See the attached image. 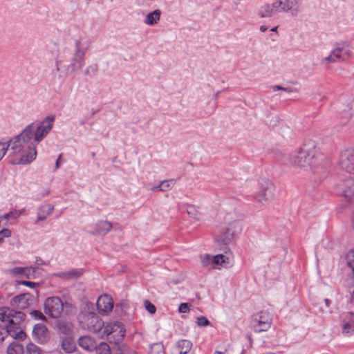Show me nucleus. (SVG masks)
<instances>
[{"mask_svg":"<svg viewBox=\"0 0 354 354\" xmlns=\"http://www.w3.org/2000/svg\"><path fill=\"white\" fill-rule=\"evenodd\" d=\"M319 149L313 140L305 141L290 157V163L293 167L308 171L312 169L315 182L321 183L328 174V169L318 165Z\"/></svg>","mask_w":354,"mask_h":354,"instance_id":"1","label":"nucleus"},{"mask_svg":"<svg viewBox=\"0 0 354 354\" xmlns=\"http://www.w3.org/2000/svg\"><path fill=\"white\" fill-rule=\"evenodd\" d=\"M94 306L91 302H86L78 316L81 326L93 333L99 334L103 338L111 334L117 333V340L122 339L125 335V329L120 322L104 325L103 321L93 312Z\"/></svg>","mask_w":354,"mask_h":354,"instance_id":"2","label":"nucleus"},{"mask_svg":"<svg viewBox=\"0 0 354 354\" xmlns=\"http://www.w3.org/2000/svg\"><path fill=\"white\" fill-rule=\"evenodd\" d=\"M26 127L19 135L6 142L8 151L15 158L11 161L13 165H26L32 162L37 156L36 145L30 139L33 130Z\"/></svg>","mask_w":354,"mask_h":354,"instance_id":"3","label":"nucleus"},{"mask_svg":"<svg viewBox=\"0 0 354 354\" xmlns=\"http://www.w3.org/2000/svg\"><path fill=\"white\" fill-rule=\"evenodd\" d=\"M241 230L242 226L239 221L234 220L229 222L223 228L219 236L215 239L217 246L220 248V250L225 251L227 245L241 233Z\"/></svg>","mask_w":354,"mask_h":354,"instance_id":"4","label":"nucleus"},{"mask_svg":"<svg viewBox=\"0 0 354 354\" xmlns=\"http://www.w3.org/2000/svg\"><path fill=\"white\" fill-rule=\"evenodd\" d=\"M54 120L55 116L49 115L39 124L32 122L26 127H30V129L33 130L30 139L35 145L41 142L48 134L53 128Z\"/></svg>","mask_w":354,"mask_h":354,"instance_id":"5","label":"nucleus"},{"mask_svg":"<svg viewBox=\"0 0 354 354\" xmlns=\"http://www.w3.org/2000/svg\"><path fill=\"white\" fill-rule=\"evenodd\" d=\"M259 185V189L254 194V198L262 205L267 204L274 198V185L267 178L261 179Z\"/></svg>","mask_w":354,"mask_h":354,"instance_id":"6","label":"nucleus"},{"mask_svg":"<svg viewBox=\"0 0 354 354\" xmlns=\"http://www.w3.org/2000/svg\"><path fill=\"white\" fill-rule=\"evenodd\" d=\"M353 48L345 43L337 44L330 54L322 59V63L327 65L330 63L345 61L351 56Z\"/></svg>","mask_w":354,"mask_h":354,"instance_id":"7","label":"nucleus"},{"mask_svg":"<svg viewBox=\"0 0 354 354\" xmlns=\"http://www.w3.org/2000/svg\"><path fill=\"white\" fill-rule=\"evenodd\" d=\"M90 46L86 39H80L75 42V50L71 62L72 70L75 72L80 70L84 64V55Z\"/></svg>","mask_w":354,"mask_h":354,"instance_id":"8","label":"nucleus"},{"mask_svg":"<svg viewBox=\"0 0 354 354\" xmlns=\"http://www.w3.org/2000/svg\"><path fill=\"white\" fill-rule=\"evenodd\" d=\"M71 306L68 303L64 304L59 297H49L44 302V313L52 318L60 316L64 307Z\"/></svg>","mask_w":354,"mask_h":354,"instance_id":"9","label":"nucleus"},{"mask_svg":"<svg viewBox=\"0 0 354 354\" xmlns=\"http://www.w3.org/2000/svg\"><path fill=\"white\" fill-rule=\"evenodd\" d=\"M274 2L278 13L290 12L296 16L303 10V0H275Z\"/></svg>","mask_w":354,"mask_h":354,"instance_id":"10","label":"nucleus"},{"mask_svg":"<svg viewBox=\"0 0 354 354\" xmlns=\"http://www.w3.org/2000/svg\"><path fill=\"white\" fill-rule=\"evenodd\" d=\"M272 323L270 315L267 311H261L254 315L251 320V327L256 333L268 330Z\"/></svg>","mask_w":354,"mask_h":354,"instance_id":"11","label":"nucleus"},{"mask_svg":"<svg viewBox=\"0 0 354 354\" xmlns=\"http://www.w3.org/2000/svg\"><path fill=\"white\" fill-rule=\"evenodd\" d=\"M339 163L342 169L354 174V149L344 150L340 154Z\"/></svg>","mask_w":354,"mask_h":354,"instance_id":"12","label":"nucleus"},{"mask_svg":"<svg viewBox=\"0 0 354 354\" xmlns=\"http://www.w3.org/2000/svg\"><path fill=\"white\" fill-rule=\"evenodd\" d=\"M33 339L39 344H45L49 339L47 327L43 324H37L32 330Z\"/></svg>","mask_w":354,"mask_h":354,"instance_id":"13","label":"nucleus"},{"mask_svg":"<svg viewBox=\"0 0 354 354\" xmlns=\"http://www.w3.org/2000/svg\"><path fill=\"white\" fill-rule=\"evenodd\" d=\"M33 296L30 293H23L14 297L10 301V305L13 308L24 309L30 305V301Z\"/></svg>","mask_w":354,"mask_h":354,"instance_id":"14","label":"nucleus"},{"mask_svg":"<svg viewBox=\"0 0 354 354\" xmlns=\"http://www.w3.org/2000/svg\"><path fill=\"white\" fill-rule=\"evenodd\" d=\"M37 267H15L9 270L12 276H23L27 279H33L35 277Z\"/></svg>","mask_w":354,"mask_h":354,"instance_id":"15","label":"nucleus"},{"mask_svg":"<svg viewBox=\"0 0 354 354\" xmlns=\"http://www.w3.org/2000/svg\"><path fill=\"white\" fill-rule=\"evenodd\" d=\"M342 333L344 336L349 337L354 333V313H347L342 320Z\"/></svg>","mask_w":354,"mask_h":354,"instance_id":"16","label":"nucleus"},{"mask_svg":"<svg viewBox=\"0 0 354 354\" xmlns=\"http://www.w3.org/2000/svg\"><path fill=\"white\" fill-rule=\"evenodd\" d=\"M346 188L342 190L344 198V205L346 207L354 206V182L349 180L346 181Z\"/></svg>","mask_w":354,"mask_h":354,"instance_id":"17","label":"nucleus"},{"mask_svg":"<svg viewBox=\"0 0 354 354\" xmlns=\"http://www.w3.org/2000/svg\"><path fill=\"white\" fill-rule=\"evenodd\" d=\"M19 324H10L5 325L6 336L9 335L12 338L24 340L26 338V333L18 326Z\"/></svg>","mask_w":354,"mask_h":354,"instance_id":"18","label":"nucleus"},{"mask_svg":"<svg viewBox=\"0 0 354 354\" xmlns=\"http://www.w3.org/2000/svg\"><path fill=\"white\" fill-rule=\"evenodd\" d=\"M96 305L100 313H107L111 311L113 307V302L111 297L104 295L98 298Z\"/></svg>","mask_w":354,"mask_h":354,"instance_id":"19","label":"nucleus"},{"mask_svg":"<svg viewBox=\"0 0 354 354\" xmlns=\"http://www.w3.org/2000/svg\"><path fill=\"white\" fill-rule=\"evenodd\" d=\"M54 210V205L51 204H44L39 206L37 209V219L35 223L40 221H45L50 216Z\"/></svg>","mask_w":354,"mask_h":354,"instance_id":"20","label":"nucleus"},{"mask_svg":"<svg viewBox=\"0 0 354 354\" xmlns=\"http://www.w3.org/2000/svg\"><path fill=\"white\" fill-rule=\"evenodd\" d=\"M277 13L278 12L274 2L272 3H264L258 11V15L261 18H270Z\"/></svg>","mask_w":354,"mask_h":354,"instance_id":"21","label":"nucleus"},{"mask_svg":"<svg viewBox=\"0 0 354 354\" xmlns=\"http://www.w3.org/2000/svg\"><path fill=\"white\" fill-rule=\"evenodd\" d=\"M192 344L187 339L179 340L172 348L171 354H187L192 348Z\"/></svg>","mask_w":354,"mask_h":354,"instance_id":"22","label":"nucleus"},{"mask_svg":"<svg viewBox=\"0 0 354 354\" xmlns=\"http://www.w3.org/2000/svg\"><path fill=\"white\" fill-rule=\"evenodd\" d=\"M112 223L106 221H100L95 224V228L90 232L91 234L104 235L107 234L112 228Z\"/></svg>","mask_w":354,"mask_h":354,"instance_id":"23","label":"nucleus"},{"mask_svg":"<svg viewBox=\"0 0 354 354\" xmlns=\"http://www.w3.org/2000/svg\"><path fill=\"white\" fill-rule=\"evenodd\" d=\"M79 346L85 351H91L95 349L96 342L88 335L82 336L78 339Z\"/></svg>","mask_w":354,"mask_h":354,"instance_id":"24","label":"nucleus"},{"mask_svg":"<svg viewBox=\"0 0 354 354\" xmlns=\"http://www.w3.org/2000/svg\"><path fill=\"white\" fill-rule=\"evenodd\" d=\"M160 15L161 12L160 10H155L154 11L149 13L145 19V24L149 26L156 24L160 19Z\"/></svg>","mask_w":354,"mask_h":354,"instance_id":"25","label":"nucleus"},{"mask_svg":"<svg viewBox=\"0 0 354 354\" xmlns=\"http://www.w3.org/2000/svg\"><path fill=\"white\" fill-rule=\"evenodd\" d=\"M57 328L60 333L64 335H69L72 332L73 325L69 322L60 319L57 322Z\"/></svg>","mask_w":354,"mask_h":354,"instance_id":"26","label":"nucleus"},{"mask_svg":"<svg viewBox=\"0 0 354 354\" xmlns=\"http://www.w3.org/2000/svg\"><path fill=\"white\" fill-rule=\"evenodd\" d=\"M83 272L82 269L71 270L66 272H60L57 274V275L65 279H76L80 277L82 275Z\"/></svg>","mask_w":354,"mask_h":354,"instance_id":"27","label":"nucleus"},{"mask_svg":"<svg viewBox=\"0 0 354 354\" xmlns=\"http://www.w3.org/2000/svg\"><path fill=\"white\" fill-rule=\"evenodd\" d=\"M62 348L66 353H71L75 350L76 345L73 339L66 337L62 342Z\"/></svg>","mask_w":354,"mask_h":354,"instance_id":"28","label":"nucleus"},{"mask_svg":"<svg viewBox=\"0 0 354 354\" xmlns=\"http://www.w3.org/2000/svg\"><path fill=\"white\" fill-rule=\"evenodd\" d=\"M24 353L23 346L15 342L10 343L7 348L8 354H24Z\"/></svg>","mask_w":354,"mask_h":354,"instance_id":"29","label":"nucleus"},{"mask_svg":"<svg viewBox=\"0 0 354 354\" xmlns=\"http://www.w3.org/2000/svg\"><path fill=\"white\" fill-rule=\"evenodd\" d=\"M12 309L8 307L0 308V320L3 322H8L10 324V318H12Z\"/></svg>","mask_w":354,"mask_h":354,"instance_id":"30","label":"nucleus"},{"mask_svg":"<svg viewBox=\"0 0 354 354\" xmlns=\"http://www.w3.org/2000/svg\"><path fill=\"white\" fill-rule=\"evenodd\" d=\"M12 318H10V324H19V323L24 320L26 315L21 312V311H17L14 309H12Z\"/></svg>","mask_w":354,"mask_h":354,"instance_id":"31","label":"nucleus"},{"mask_svg":"<svg viewBox=\"0 0 354 354\" xmlns=\"http://www.w3.org/2000/svg\"><path fill=\"white\" fill-rule=\"evenodd\" d=\"M95 350H96L97 354H111L110 346L105 342H102L98 346L96 345Z\"/></svg>","mask_w":354,"mask_h":354,"instance_id":"32","label":"nucleus"},{"mask_svg":"<svg viewBox=\"0 0 354 354\" xmlns=\"http://www.w3.org/2000/svg\"><path fill=\"white\" fill-rule=\"evenodd\" d=\"M149 354H165L164 346L162 343H156L151 346Z\"/></svg>","mask_w":354,"mask_h":354,"instance_id":"33","label":"nucleus"},{"mask_svg":"<svg viewBox=\"0 0 354 354\" xmlns=\"http://www.w3.org/2000/svg\"><path fill=\"white\" fill-rule=\"evenodd\" d=\"M186 211L191 217L198 219V216L200 214L198 208L196 206L194 205H187Z\"/></svg>","mask_w":354,"mask_h":354,"instance_id":"34","label":"nucleus"},{"mask_svg":"<svg viewBox=\"0 0 354 354\" xmlns=\"http://www.w3.org/2000/svg\"><path fill=\"white\" fill-rule=\"evenodd\" d=\"M228 257H226L223 254H218L212 258V263L216 265H223L228 263Z\"/></svg>","mask_w":354,"mask_h":354,"instance_id":"35","label":"nucleus"},{"mask_svg":"<svg viewBox=\"0 0 354 354\" xmlns=\"http://www.w3.org/2000/svg\"><path fill=\"white\" fill-rule=\"evenodd\" d=\"M26 352L27 354H42L41 348L33 343H29L26 346Z\"/></svg>","mask_w":354,"mask_h":354,"instance_id":"36","label":"nucleus"},{"mask_svg":"<svg viewBox=\"0 0 354 354\" xmlns=\"http://www.w3.org/2000/svg\"><path fill=\"white\" fill-rule=\"evenodd\" d=\"M98 70V65L97 64H93L88 66L85 70L84 71V74L86 76L91 77L93 75H95Z\"/></svg>","mask_w":354,"mask_h":354,"instance_id":"37","label":"nucleus"},{"mask_svg":"<svg viewBox=\"0 0 354 354\" xmlns=\"http://www.w3.org/2000/svg\"><path fill=\"white\" fill-rule=\"evenodd\" d=\"M175 185L174 179L165 180L161 181L162 192L168 191Z\"/></svg>","mask_w":354,"mask_h":354,"instance_id":"38","label":"nucleus"},{"mask_svg":"<svg viewBox=\"0 0 354 354\" xmlns=\"http://www.w3.org/2000/svg\"><path fill=\"white\" fill-rule=\"evenodd\" d=\"M144 306L145 309L150 313V314H154L156 312V306L150 302L149 300H145L144 301Z\"/></svg>","mask_w":354,"mask_h":354,"instance_id":"39","label":"nucleus"},{"mask_svg":"<svg viewBox=\"0 0 354 354\" xmlns=\"http://www.w3.org/2000/svg\"><path fill=\"white\" fill-rule=\"evenodd\" d=\"M30 315L35 319H41L44 322H46L47 319L46 317L43 315V313L37 310H32L30 313Z\"/></svg>","mask_w":354,"mask_h":354,"instance_id":"40","label":"nucleus"},{"mask_svg":"<svg viewBox=\"0 0 354 354\" xmlns=\"http://www.w3.org/2000/svg\"><path fill=\"white\" fill-rule=\"evenodd\" d=\"M9 145L6 142H0V161L2 160L6 152L8 151Z\"/></svg>","mask_w":354,"mask_h":354,"instance_id":"41","label":"nucleus"},{"mask_svg":"<svg viewBox=\"0 0 354 354\" xmlns=\"http://www.w3.org/2000/svg\"><path fill=\"white\" fill-rule=\"evenodd\" d=\"M196 323L199 326H207L209 325V320L204 316L198 317Z\"/></svg>","mask_w":354,"mask_h":354,"instance_id":"42","label":"nucleus"},{"mask_svg":"<svg viewBox=\"0 0 354 354\" xmlns=\"http://www.w3.org/2000/svg\"><path fill=\"white\" fill-rule=\"evenodd\" d=\"M190 305L188 303H182L178 307V311L181 313H185L189 312Z\"/></svg>","mask_w":354,"mask_h":354,"instance_id":"43","label":"nucleus"},{"mask_svg":"<svg viewBox=\"0 0 354 354\" xmlns=\"http://www.w3.org/2000/svg\"><path fill=\"white\" fill-rule=\"evenodd\" d=\"M17 283L18 284L24 285V286H26L30 288H35L39 285V283H35V282H32V281H17Z\"/></svg>","mask_w":354,"mask_h":354,"instance_id":"44","label":"nucleus"},{"mask_svg":"<svg viewBox=\"0 0 354 354\" xmlns=\"http://www.w3.org/2000/svg\"><path fill=\"white\" fill-rule=\"evenodd\" d=\"M211 257L208 254H205L201 259V263L204 266H207L210 262H212Z\"/></svg>","mask_w":354,"mask_h":354,"instance_id":"45","label":"nucleus"},{"mask_svg":"<svg viewBox=\"0 0 354 354\" xmlns=\"http://www.w3.org/2000/svg\"><path fill=\"white\" fill-rule=\"evenodd\" d=\"M0 235L3 237H9L11 235V232L8 229H3L0 231Z\"/></svg>","mask_w":354,"mask_h":354,"instance_id":"46","label":"nucleus"},{"mask_svg":"<svg viewBox=\"0 0 354 354\" xmlns=\"http://www.w3.org/2000/svg\"><path fill=\"white\" fill-rule=\"evenodd\" d=\"M5 331V326H3L0 325V342H3L4 340V338L6 337V333H4Z\"/></svg>","mask_w":354,"mask_h":354,"instance_id":"47","label":"nucleus"},{"mask_svg":"<svg viewBox=\"0 0 354 354\" xmlns=\"http://www.w3.org/2000/svg\"><path fill=\"white\" fill-rule=\"evenodd\" d=\"M273 90L274 91L281 90V91H288V92H291L292 91V89H290L289 88H284V87H282L279 85L273 86Z\"/></svg>","mask_w":354,"mask_h":354,"instance_id":"48","label":"nucleus"},{"mask_svg":"<svg viewBox=\"0 0 354 354\" xmlns=\"http://www.w3.org/2000/svg\"><path fill=\"white\" fill-rule=\"evenodd\" d=\"M151 190L153 192H162L161 183L158 185L151 187Z\"/></svg>","mask_w":354,"mask_h":354,"instance_id":"49","label":"nucleus"},{"mask_svg":"<svg viewBox=\"0 0 354 354\" xmlns=\"http://www.w3.org/2000/svg\"><path fill=\"white\" fill-rule=\"evenodd\" d=\"M11 218H17L18 216V213L17 210H12L10 212Z\"/></svg>","mask_w":354,"mask_h":354,"instance_id":"50","label":"nucleus"},{"mask_svg":"<svg viewBox=\"0 0 354 354\" xmlns=\"http://www.w3.org/2000/svg\"><path fill=\"white\" fill-rule=\"evenodd\" d=\"M324 303H325V305L327 308H328L330 304H331V301L328 299H324Z\"/></svg>","mask_w":354,"mask_h":354,"instance_id":"51","label":"nucleus"},{"mask_svg":"<svg viewBox=\"0 0 354 354\" xmlns=\"http://www.w3.org/2000/svg\"><path fill=\"white\" fill-rule=\"evenodd\" d=\"M61 157H62V155H59V156L58 157L56 162H55V167L56 169H58L59 167V160L61 159Z\"/></svg>","mask_w":354,"mask_h":354,"instance_id":"52","label":"nucleus"},{"mask_svg":"<svg viewBox=\"0 0 354 354\" xmlns=\"http://www.w3.org/2000/svg\"><path fill=\"white\" fill-rule=\"evenodd\" d=\"M268 30V27L266 26L262 25L260 26V30L261 32H266Z\"/></svg>","mask_w":354,"mask_h":354,"instance_id":"53","label":"nucleus"},{"mask_svg":"<svg viewBox=\"0 0 354 354\" xmlns=\"http://www.w3.org/2000/svg\"><path fill=\"white\" fill-rule=\"evenodd\" d=\"M36 263L39 265H41V264H44V261L43 260L41 259V258H37L36 259Z\"/></svg>","mask_w":354,"mask_h":354,"instance_id":"54","label":"nucleus"},{"mask_svg":"<svg viewBox=\"0 0 354 354\" xmlns=\"http://www.w3.org/2000/svg\"><path fill=\"white\" fill-rule=\"evenodd\" d=\"M3 218L6 220L11 218L10 212L3 215Z\"/></svg>","mask_w":354,"mask_h":354,"instance_id":"55","label":"nucleus"},{"mask_svg":"<svg viewBox=\"0 0 354 354\" xmlns=\"http://www.w3.org/2000/svg\"><path fill=\"white\" fill-rule=\"evenodd\" d=\"M25 210L24 209H20V210H17V213H18V216H19L21 214H22L24 213Z\"/></svg>","mask_w":354,"mask_h":354,"instance_id":"56","label":"nucleus"},{"mask_svg":"<svg viewBox=\"0 0 354 354\" xmlns=\"http://www.w3.org/2000/svg\"><path fill=\"white\" fill-rule=\"evenodd\" d=\"M351 113L348 111L346 114V118H349L351 117Z\"/></svg>","mask_w":354,"mask_h":354,"instance_id":"57","label":"nucleus"},{"mask_svg":"<svg viewBox=\"0 0 354 354\" xmlns=\"http://www.w3.org/2000/svg\"><path fill=\"white\" fill-rule=\"evenodd\" d=\"M306 192H308L309 194H310V186H308L306 187Z\"/></svg>","mask_w":354,"mask_h":354,"instance_id":"58","label":"nucleus"},{"mask_svg":"<svg viewBox=\"0 0 354 354\" xmlns=\"http://www.w3.org/2000/svg\"><path fill=\"white\" fill-rule=\"evenodd\" d=\"M277 26H276V27H274V28H272L271 29V31H272V32H275V31H277Z\"/></svg>","mask_w":354,"mask_h":354,"instance_id":"59","label":"nucleus"},{"mask_svg":"<svg viewBox=\"0 0 354 354\" xmlns=\"http://www.w3.org/2000/svg\"><path fill=\"white\" fill-rule=\"evenodd\" d=\"M214 354H223L222 352L216 351Z\"/></svg>","mask_w":354,"mask_h":354,"instance_id":"60","label":"nucleus"},{"mask_svg":"<svg viewBox=\"0 0 354 354\" xmlns=\"http://www.w3.org/2000/svg\"><path fill=\"white\" fill-rule=\"evenodd\" d=\"M3 241V239L2 237H0V243Z\"/></svg>","mask_w":354,"mask_h":354,"instance_id":"61","label":"nucleus"},{"mask_svg":"<svg viewBox=\"0 0 354 354\" xmlns=\"http://www.w3.org/2000/svg\"><path fill=\"white\" fill-rule=\"evenodd\" d=\"M352 298L354 299V289H353V291L352 292Z\"/></svg>","mask_w":354,"mask_h":354,"instance_id":"62","label":"nucleus"}]
</instances>
